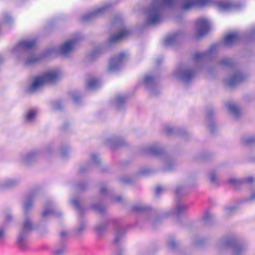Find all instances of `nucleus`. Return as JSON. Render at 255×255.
<instances>
[{
	"instance_id": "obj_20",
	"label": "nucleus",
	"mask_w": 255,
	"mask_h": 255,
	"mask_svg": "<svg viewBox=\"0 0 255 255\" xmlns=\"http://www.w3.org/2000/svg\"><path fill=\"white\" fill-rule=\"evenodd\" d=\"M178 38V35L173 34L171 35H169L167 37L165 40V42L166 44H172L174 43V42L177 40Z\"/></svg>"
},
{
	"instance_id": "obj_27",
	"label": "nucleus",
	"mask_w": 255,
	"mask_h": 255,
	"mask_svg": "<svg viewBox=\"0 0 255 255\" xmlns=\"http://www.w3.org/2000/svg\"><path fill=\"white\" fill-rule=\"evenodd\" d=\"M123 234L122 233L117 232L115 234L114 242L118 243L123 238Z\"/></svg>"
},
{
	"instance_id": "obj_12",
	"label": "nucleus",
	"mask_w": 255,
	"mask_h": 255,
	"mask_svg": "<svg viewBox=\"0 0 255 255\" xmlns=\"http://www.w3.org/2000/svg\"><path fill=\"white\" fill-rule=\"evenodd\" d=\"M242 79L241 73L239 71H236L232 73L231 77L227 80V83L230 86H233L240 82Z\"/></svg>"
},
{
	"instance_id": "obj_6",
	"label": "nucleus",
	"mask_w": 255,
	"mask_h": 255,
	"mask_svg": "<svg viewBox=\"0 0 255 255\" xmlns=\"http://www.w3.org/2000/svg\"><path fill=\"white\" fill-rule=\"evenodd\" d=\"M32 229L33 226L31 222L30 217L25 213L23 222L22 228L17 238V243L19 246L22 245L26 242L28 233L32 230Z\"/></svg>"
},
{
	"instance_id": "obj_24",
	"label": "nucleus",
	"mask_w": 255,
	"mask_h": 255,
	"mask_svg": "<svg viewBox=\"0 0 255 255\" xmlns=\"http://www.w3.org/2000/svg\"><path fill=\"white\" fill-rule=\"evenodd\" d=\"M209 178L210 180V181L212 183H215L217 181V176H216V173L214 171H211L209 172L208 174Z\"/></svg>"
},
{
	"instance_id": "obj_38",
	"label": "nucleus",
	"mask_w": 255,
	"mask_h": 255,
	"mask_svg": "<svg viewBox=\"0 0 255 255\" xmlns=\"http://www.w3.org/2000/svg\"><path fill=\"white\" fill-rule=\"evenodd\" d=\"M4 234V231L3 228H0V238L2 237Z\"/></svg>"
},
{
	"instance_id": "obj_40",
	"label": "nucleus",
	"mask_w": 255,
	"mask_h": 255,
	"mask_svg": "<svg viewBox=\"0 0 255 255\" xmlns=\"http://www.w3.org/2000/svg\"><path fill=\"white\" fill-rule=\"evenodd\" d=\"M209 217V215H208V213L206 214V215H205L204 217H203V220H206L208 217Z\"/></svg>"
},
{
	"instance_id": "obj_8",
	"label": "nucleus",
	"mask_w": 255,
	"mask_h": 255,
	"mask_svg": "<svg viewBox=\"0 0 255 255\" xmlns=\"http://www.w3.org/2000/svg\"><path fill=\"white\" fill-rule=\"evenodd\" d=\"M174 75L183 81L188 82L193 77L194 72L190 69L183 68L176 70Z\"/></svg>"
},
{
	"instance_id": "obj_25",
	"label": "nucleus",
	"mask_w": 255,
	"mask_h": 255,
	"mask_svg": "<svg viewBox=\"0 0 255 255\" xmlns=\"http://www.w3.org/2000/svg\"><path fill=\"white\" fill-rule=\"evenodd\" d=\"M40 56L34 54L31 56V57L27 59V62L28 63H31L33 62H37L39 61L40 59Z\"/></svg>"
},
{
	"instance_id": "obj_32",
	"label": "nucleus",
	"mask_w": 255,
	"mask_h": 255,
	"mask_svg": "<svg viewBox=\"0 0 255 255\" xmlns=\"http://www.w3.org/2000/svg\"><path fill=\"white\" fill-rule=\"evenodd\" d=\"M205 56V53H198L195 55V58L197 60L203 59Z\"/></svg>"
},
{
	"instance_id": "obj_21",
	"label": "nucleus",
	"mask_w": 255,
	"mask_h": 255,
	"mask_svg": "<svg viewBox=\"0 0 255 255\" xmlns=\"http://www.w3.org/2000/svg\"><path fill=\"white\" fill-rule=\"evenodd\" d=\"M52 214V210L48 208V207H46L43 209L42 214L41 217L42 219L44 220L47 219L50 215Z\"/></svg>"
},
{
	"instance_id": "obj_29",
	"label": "nucleus",
	"mask_w": 255,
	"mask_h": 255,
	"mask_svg": "<svg viewBox=\"0 0 255 255\" xmlns=\"http://www.w3.org/2000/svg\"><path fill=\"white\" fill-rule=\"evenodd\" d=\"M12 215H11L10 214L7 215L4 219V223L3 226L5 227L8 223H9V222H10L12 220Z\"/></svg>"
},
{
	"instance_id": "obj_7",
	"label": "nucleus",
	"mask_w": 255,
	"mask_h": 255,
	"mask_svg": "<svg viewBox=\"0 0 255 255\" xmlns=\"http://www.w3.org/2000/svg\"><path fill=\"white\" fill-rule=\"evenodd\" d=\"M211 23L206 17L198 18L195 24L196 32L198 36H201L206 34L210 29Z\"/></svg>"
},
{
	"instance_id": "obj_22",
	"label": "nucleus",
	"mask_w": 255,
	"mask_h": 255,
	"mask_svg": "<svg viewBox=\"0 0 255 255\" xmlns=\"http://www.w3.org/2000/svg\"><path fill=\"white\" fill-rule=\"evenodd\" d=\"M55 254L57 255L67 254V248L65 246H60L55 250Z\"/></svg>"
},
{
	"instance_id": "obj_35",
	"label": "nucleus",
	"mask_w": 255,
	"mask_h": 255,
	"mask_svg": "<svg viewBox=\"0 0 255 255\" xmlns=\"http://www.w3.org/2000/svg\"><path fill=\"white\" fill-rule=\"evenodd\" d=\"M255 180V179L253 177H248L245 179V182L248 183L253 182Z\"/></svg>"
},
{
	"instance_id": "obj_39",
	"label": "nucleus",
	"mask_w": 255,
	"mask_h": 255,
	"mask_svg": "<svg viewBox=\"0 0 255 255\" xmlns=\"http://www.w3.org/2000/svg\"><path fill=\"white\" fill-rule=\"evenodd\" d=\"M84 226H82L79 228H78L77 229H76V232L77 233H79L80 231H81L82 230H83L84 229Z\"/></svg>"
},
{
	"instance_id": "obj_13",
	"label": "nucleus",
	"mask_w": 255,
	"mask_h": 255,
	"mask_svg": "<svg viewBox=\"0 0 255 255\" xmlns=\"http://www.w3.org/2000/svg\"><path fill=\"white\" fill-rule=\"evenodd\" d=\"M239 39V34L237 32L234 31L227 34L224 39L225 44L230 45L236 42Z\"/></svg>"
},
{
	"instance_id": "obj_2",
	"label": "nucleus",
	"mask_w": 255,
	"mask_h": 255,
	"mask_svg": "<svg viewBox=\"0 0 255 255\" xmlns=\"http://www.w3.org/2000/svg\"><path fill=\"white\" fill-rule=\"evenodd\" d=\"M62 75V71L59 68L47 70L42 74L35 77L29 84L28 89L30 92H35L44 84L54 83L58 80Z\"/></svg>"
},
{
	"instance_id": "obj_42",
	"label": "nucleus",
	"mask_w": 255,
	"mask_h": 255,
	"mask_svg": "<svg viewBox=\"0 0 255 255\" xmlns=\"http://www.w3.org/2000/svg\"><path fill=\"white\" fill-rule=\"evenodd\" d=\"M61 235L62 236L64 237L65 236L66 234H64L63 232H61Z\"/></svg>"
},
{
	"instance_id": "obj_17",
	"label": "nucleus",
	"mask_w": 255,
	"mask_h": 255,
	"mask_svg": "<svg viewBox=\"0 0 255 255\" xmlns=\"http://www.w3.org/2000/svg\"><path fill=\"white\" fill-rule=\"evenodd\" d=\"M101 85L100 81L97 78L90 79L87 84V88L89 89H95Z\"/></svg>"
},
{
	"instance_id": "obj_3",
	"label": "nucleus",
	"mask_w": 255,
	"mask_h": 255,
	"mask_svg": "<svg viewBox=\"0 0 255 255\" xmlns=\"http://www.w3.org/2000/svg\"><path fill=\"white\" fill-rule=\"evenodd\" d=\"M77 43V40L75 38L69 39L63 43L59 47H52L47 50L44 55L55 54L58 52H60L63 55H66L74 49Z\"/></svg>"
},
{
	"instance_id": "obj_16",
	"label": "nucleus",
	"mask_w": 255,
	"mask_h": 255,
	"mask_svg": "<svg viewBox=\"0 0 255 255\" xmlns=\"http://www.w3.org/2000/svg\"><path fill=\"white\" fill-rule=\"evenodd\" d=\"M38 152L36 150L31 151L22 157L21 160L23 162L28 163L31 160L33 159L37 155Z\"/></svg>"
},
{
	"instance_id": "obj_5",
	"label": "nucleus",
	"mask_w": 255,
	"mask_h": 255,
	"mask_svg": "<svg viewBox=\"0 0 255 255\" xmlns=\"http://www.w3.org/2000/svg\"><path fill=\"white\" fill-rule=\"evenodd\" d=\"M128 54L127 52H123L118 55L112 57L109 63L107 70L110 73L118 71L121 67L123 63L128 60Z\"/></svg>"
},
{
	"instance_id": "obj_14",
	"label": "nucleus",
	"mask_w": 255,
	"mask_h": 255,
	"mask_svg": "<svg viewBox=\"0 0 255 255\" xmlns=\"http://www.w3.org/2000/svg\"><path fill=\"white\" fill-rule=\"evenodd\" d=\"M37 115L38 112L36 110H29L25 113L24 116V120L27 123H31L34 121Z\"/></svg>"
},
{
	"instance_id": "obj_30",
	"label": "nucleus",
	"mask_w": 255,
	"mask_h": 255,
	"mask_svg": "<svg viewBox=\"0 0 255 255\" xmlns=\"http://www.w3.org/2000/svg\"><path fill=\"white\" fill-rule=\"evenodd\" d=\"M32 203L29 201H26L23 205V209L25 212H26L28 208L31 206Z\"/></svg>"
},
{
	"instance_id": "obj_34",
	"label": "nucleus",
	"mask_w": 255,
	"mask_h": 255,
	"mask_svg": "<svg viewBox=\"0 0 255 255\" xmlns=\"http://www.w3.org/2000/svg\"><path fill=\"white\" fill-rule=\"evenodd\" d=\"M249 200L251 201L255 200V190L251 192L249 197Z\"/></svg>"
},
{
	"instance_id": "obj_44",
	"label": "nucleus",
	"mask_w": 255,
	"mask_h": 255,
	"mask_svg": "<svg viewBox=\"0 0 255 255\" xmlns=\"http://www.w3.org/2000/svg\"><path fill=\"white\" fill-rule=\"evenodd\" d=\"M247 142H248V143L250 142V139L248 140L247 141Z\"/></svg>"
},
{
	"instance_id": "obj_36",
	"label": "nucleus",
	"mask_w": 255,
	"mask_h": 255,
	"mask_svg": "<svg viewBox=\"0 0 255 255\" xmlns=\"http://www.w3.org/2000/svg\"><path fill=\"white\" fill-rule=\"evenodd\" d=\"M230 63V60L228 58L224 59L222 61V64L223 65H228Z\"/></svg>"
},
{
	"instance_id": "obj_43",
	"label": "nucleus",
	"mask_w": 255,
	"mask_h": 255,
	"mask_svg": "<svg viewBox=\"0 0 255 255\" xmlns=\"http://www.w3.org/2000/svg\"><path fill=\"white\" fill-rule=\"evenodd\" d=\"M156 190H157V192H158V191H159V188H157L156 189Z\"/></svg>"
},
{
	"instance_id": "obj_33",
	"label": "nucleus",
	"mask_w": 255,
	"mask_h": 255,
	"mask_svg": "<svg viewBox=\"0 0 255 255\" xmlns=\"http://www.w3.org/2000/svg\"><path fill=\"white\" fill-rule=\"evenodd\" d=\"M229 182L231 184L235 185L238 182V180L235 177H232L229 179Z\"/></svg>"
},
{
	"instance_id": "obj_23",
	"label": "nucleus",
	"mask_w": 255,
	"mask_h": 255,
	"mask_svg": "<svg viewBox=\"0 0 255 255\" xmlns=\"http://www.w3.org/2000/svg\"><path fill=\"white\" fill-rule=\"evenodd\" d=\"M13 20V17L11 16L10 14L8 13H6L3 15L2 21L5 24L10 23Z\"/></svg>"
},
{
	"instance_id": "obj_1",
	"label": "nucleus",
	"mask_w": 255,
	"mask_h": 255,
	"mask_svg": "<svg viewBox=\"0 0 255 255\" xmlns=\"http://www.w3.org/2000/svg\"><path fill=\"white\" fill-rule=\"evenodd\" d=\"M178 4L184 10H188L196 6L213 5L220 11L231 9L233 5L227 1H217L216 0H153L149 9L146 12V21L148 24L158 23L161 19L162 9L163 7H172Z\"/></svg>"
},
{
	"instance_id": "obj_31",
	"label": "nucleus",
	"mask_w": 255,
	"mask_h": 255,
	"mask_svg": "<svg viewBox=\"0 0 255 255\" xmlns=\"http://www.w3.org/2000/svg\"><path fill=\"white\" fill-rule=\"evenodd\" d=\"M71 203L73 204V205L76 207L78 208L79 206V201L77 199H74L71 200Z\"/></svg>"
},
{
	"instance_id": "obj_28",
	"label": "nucleus",
	"mask_w": 255,
	"mask_h": 255,
	"mask_svg": "<svg viewBox=\"0 0 255 255\" xmlns=\"http://www.w3.org/2000/svg\"><path fill=\"white\" fill-rule=\"evenodd\" d=\"M127 253L126 249L124 247H120L117 249V254L119 255L125 254Z\"/></svg>"
},
{
	"instance_id": "obj_9",
	"label": "nucleus",
	"mask_w": 255,
	"mask_h": 255,
	"mask_svg": "<svg viewBox=\"0 0 255 255\" xmlns=\"http://www.w3.org/2000/svg\"><path fill=\"white\" fill-rule=\"evenodd\" d=\"M35 43V41L32 39L23 40L14 47L13 52L16 54L19 52L27 50L34 47Z\"/></svg>"
},
{
	"instance_id": "obj_26",
	"label": "nucleus",
	"mask_w": 255,
	"mask_h": 255,
	"mask_svg": "<svg viewBox=\"0 0 255 255\" xmlns=\"http://www.w3.org/2000/svg\"><path fill=\"white\" fill-rule=\"evenodd\" d=\"M153 80V77L151 75H146L144 77L143 82L145 84L151 83Z\"/></svg>"
},
{
	"instance_id": "obj_11",
	"label": "nucleus",
	"mask_w": 255,
	"mask_h": 255,
	"mask_svg": "<svg viewBox=\"0 0 255 255\" xmlns=\"http://www.w3.org/2000/svg\"><path fill=\"white\" fill-rule=\"evenodd\" d=\"M109 5L107 4H103L93 11H91L90 13L87 15L86 19L92 18L96 16H98L102 14L108 7Z\"/></svg>"
},
{
	"instance_id": "obj_19",
	"label": "nucleus",
	"mask_w": 255,
	"mask_h": 255,
	"mask_svg": "<svg viewBox=\"0 0 255 255\" xmlns=\"http://www.w3.org/2000/svg\"><path fill=\"white\" fill-rule=\"evenodd\" d=\"M187 208V206L185 204H178L176 206L175 209L173 211V214L179 215L185 211Z\"/></svg>"
},
{
	"instance_id": "obj_10",
	"label": "nucleus",
	"mask_w": 255,
	"mask_h": 255,
	"mask_svg": "<svg viewBox=\"0 0 255 255\" xmlns=\"http://www.w3.org/2000/svg\"><path fill=\"white\" fill-rule=\"evenodd\" d=\"M129 34V31L125 27H123L120 30L119 33L111 36L109 39V43L110 44H112L116 42L121 39L126 38L128 35Z\"/></svg>"
},
{
	"instance_id": "obj_18",
	"label": "nucleus",
	"mask_w": 255,
	"mask_h": 255,
	"mask_svg": "<svg viewBox=\"0 0 255 255\" xmlns=\"http://www.w3.org/2000/svg\"><path fill=\"white\" fill-rule=\"evenodd\" d=\"M18 183V181L14 178H8L5 179L3 182V186L9 188L14 186Z\"/></svg>"
},
{
	"instance_id": "obj_41",
	"label": "nucleus",
	"mask_w": 255,
	"mask_h": 255,
	"mask_svg": "<svg viewBox=\"0 0 255 255\" xmlns=\"http://www.w3.org/2000/svg\"><path fill=\"white\" fill-rule=\"evenodd\" d=\"M106 191V188L104 187V188H103L101 189V192L102 193H104Z\"/></svg>"
},
{
	"instance_id": "obj_15",
	"label": "nucleus",
	"mask_w": 255,
	"mask_h": 255,
	"mask_svg": "<svg viewBox=\"0 0 255 255\" xmlns=\"http://www.w3.org/2000/svg\"><path fill=\"white\" fill-rule=\"evenodd\" d=\"M229 112L233 116L237 117L241 113L239 107L235 104H230L228 105Z\"/></svg>"
},
{
	"instance_id": "obj_37",
	"label": "nucleus",
	"mask_w": 255,
	"mask_h": 255,
	"mask_svg": "<svg viewBox=\"0 0 255 255\" xmlns=\"http://www.w3.org/2000/svg\"><path fill=\"white\" fill-rule=\"evenodd\" d=\"M92 160L93 162H97L98 161L99 158L97 155H92Z\"/></svg>"
},
{
	"instance_id": "obj_4",
	"label": "nucleus",
	"mask_w": 255,
	"mask_h": 255,
	"mask_svg": "<svg viewBox=\"0 0 255 255\" xmlns=\"http://www.w3.org/2000/svg\"><path fill=\"white\" fill-rule=\"evenodd\" d=\"M233 240V238H228L224 240L222 242L219 243L217 246V249L222 251H226L229 249L231 250L234 254H243L246 252L248 249L247 246L245 244H239L232 246H230L229 241Z\"/></svg>"
}]
</instances>
